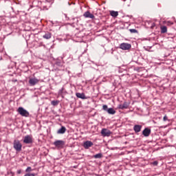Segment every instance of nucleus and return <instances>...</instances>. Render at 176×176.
<instances>
[{
    "label": "nucleus",
    "mask_w": 176,
    "mask_h": 176,
    "mask_svg": "<svg viewBox=\"0 0 176 176\" xmlns=\"http://www.w3.org/2000/svg\"><path fill=\"white\" fill-rule=\"evenodd\" d=\"M13 146L16 151H21L22 149V144L18 139H14Z\"/></svg>",
    "instance_id": "nucleus-1"
},
{
    "label": "nucleus",
    "mask_w": 176,
    "mask_h": 176,
    "mask_svg": "<svg viewBox=\"0 0 176 176\" xmlns=\"http://www.w3.org/2000/svg\"><path fill=\"white\" fill-rule=\"evenodd\" d=\"M17 111L18 113H19V114H21V116L23 117H29L30 116L29 111H28V110L24 109V107H19Z\"/></svg>",
    "instance_id": "nucleus-2"
},
{
    "label": "nucleus",
    "mask_w": 176,
    "mask_h": 176,
    "mask_svg": "<svg viewBox=\"0 0 176 176\" xmlns=\"http://www.w3.org/2000/svg\"><path fill=\"white\" fill-rule=\"evenodd\" d=\"M102 109L104 110L105 111H107L109 114H116V111L113 109V107H109L108 109L107 104H103L102 106Z\"/></svg>",
    "instance_id": "nucleus-3"
},
{
    "label": "nucleus",
    "mask_w": 176,
    "mask_h": 176,
    "mask_svg": "<svg viewBox=\"0 0 176 176\" xmlns=\"http://www.w3.org/2000/svg\"><path fill=\"white\" fill-rule=\"evenodd\" d=\"M23 143H26L27 144L33 143V136L32 135H26L23 138Z\"/></svg>",
    "instance_id": "nucleus-4"
},
{
    "label": "nucleus",
    "mask_w": 176,
    "mask_h": 176,
    "mask_svg": "<svg viewBox=\"0 0 176 176\" xmlns=\"http://www.w3.org/2000/svg\"><path fill=\"white\" fill-rule=\"evenodd\" d=\"M54 144L58 148H63L65 144V142L64 140H55V142H54Z\"/></svg>",
    "instance_id": "nucleus-5"
},
{
    "label": "nucleus",
    "mask_w": 176,
    "mask_h": 176,
    "mask_svg": "<svg viewBox=\"0 0 176 176\" xmlns=\"http://www.w3.org/2000/svg\"><path fill=\"white\" fill-rule=\"evenodd\" d=\"M120 47L121 50H130L131 48V44H128L127 43H122L120 44Z\"/></svg>",
    "instance_id": "nucleus-6"
},
{
    "label": "nucleus",
    "mask_w": 176,
    "mask_h": 176,
    "mask_svg": "<svg viewBox=\"0 0 176 176\" xmlns=\"http://www.w3.org/2000/svg\"><path fill=\"white\" fill-rule=\"evenodd\" d=\"M111 133V131L107 128H102L101 131V134L103 135V136H110Z\"/></svg>",
    "instance_id": "nucleus-7"
},
{
    "label": "nucleus",
    "mask_w": 176,
    "mask_h": 176,
    "mask_svg": "<svg viewBox=\"0 0 176 176\" xmlns=\"http://www.w3.org/2000/svg\"><path fill=\"white\" fill-rule=\"evenodd\" d=\"M38 82H39V80L38 78H33L29 79V84L31 86L36 85Z\"/></svg>",
    "instance_id": "nucleus-8"
},
{
    "label": "nucleus",
    "mask_w": 176,
    "mask_h": 176,
    "mask_svg": "<svg viewBox=\"0 0 176 176\" xmlns=\"http://www.w3.org/2000/svg\"><path fill=\"white\" fill-rule=\"evenodd\" d=\"M83 16L85 18H91V19H94L95 16L93 14H91L90 11H87L83 14Z\"/></svg>",
    "instance_id": "nucleus-9"
},
{
    "label": "nucleus",
    "mask_w": 176,
    "mask_h": 176,
    "mask_svg": "<svg viewBox=\"0 0 176 176\" xmlns=\"http://www.w3.org/2000/svg\"><path fill=\"white\" fill-rule=\"evenodd\" d=\"M151 133V129L150 128H144V129H143L142 134L144 136H149Z\"/></svg>",
    "instance_id": "nucleus-10"
},
{
    "label": "nucleus",
    "mask_w": 176,
    "mask_h": 176,
    "mask_svg": "<svg viewBox=\"0 0 176 176\" xmlns=\"http://www.w3.org/2000/svg\"><path fill=\"white\" fill-rule=\"evenodd\" d=\"M142 128V125H140L138 124H135L133 126V129H134L135 133L140 132Z\"/></svg>",
    "instance_id": "nucleus-11"
},
{
    "label": "nucleus",
    "mask_w": 176,
    "mask_h": 176,
    "mask_svg": "<svg viewBox=\"0 0 176 176\" xmlns=\"http://www.w3.org/2000/svg\"><path fill=\"white\" fill-rule=\"evenodd\" d=\"M93 144H94L93 142H91L90 140H87L84 143V147L85 148H89V147H91V146H93Z\"/></svg>",
    "instance_id": "nucleus-12"
},
{
    "label": "nucleus",
    "mask_w": 176,
    "mask_h": 176,
    "mask_svg": "<svg viewBox=\"0 0 176 176\" xmlns=\"http://www.w3.org/2000/svg\"><path fill=\"white\" fill-rule=\"evenodd\" d=\"M129 106V104L128 102H124V103L118 105V108L122 109H128Z\"/></svg>",
    "instance_id": "nucleus-13"
},
{
    "label": "nucleus",
    "mask_w": 176,
    "mask_h": 176,
    "mask_svg": "<svg viewBox=\"0 0 176 176\" xmlns=\"http://www.w3.org/2000/svg\"><path fill=\"white\" fill-rule=\"evenodd\" d=\"M77 98H80L81 99H87V96L86 95H85V94L82 92V93H80V92H77L76 94Z\"/></svg>",
    "instance_id": "nucleus-14"
},
{
    "label": "nucleus",
    "mask_w": 176,
    "mask_h": 176,
    "mask_svg": "<svg viewBox=\"0 0 176 176\" xmlns=\"http://www.w3.org/2000/svg\"><path fill=\"white\" fill-rule=\"evenodd\" d=\"M67 131L66 126H61L59 129L57 131V133H65Z\"/></svg>",
    "instance_id": "nucleus-15"
},
{
    "label": "nucleus",
    "mask_w": 176,
    "mask_h": 176,
    "mask_svg": "<svg viewBox=\"0 0 176 176\" xmlns=\"http://www.w3.org/2000/svg\"><path fill=\"white\" fill-rule=\"evenodd\" d=\"M43 38H46L47 40H49L50 38H52V33H50L47 32L43 36Z\"/></svg>",
    "instance_id": "nucleus-16"
},
{
    "label": "nucleus",
    "mask_w": 176,
    "mask_h": 176,
    "mask_svg": "<svg viewBox=\"0 0 176 176\" xmlns=\"http://www.w3.org/2000/svg\"><path fill=\"white\" fill-rule=\"evenodd\" d=\"M110 14L111 16H113L114 18H116L119 15V13L118 11H111Z\"/></svg>",
    "instance_id": "nucleus-17"
},
{
    "label": "nucleus",
    "mask_w": 176,
    "mask_h": 176,
    "mask_svg": "<svg viewBox=\"0 0 176 176\" xmlns=\"http://www.w3.org/2000/svg\"><path fill=\"white\" fill-rule=\"evenodd\" d=\"M160 29H161V33H166L167 32L168 29H167L166 26H161Z\"/></svg>",
    "instance_id": "nucleus-18"
},
{
    "label": "nucleus",
    "mask_w": 176,
    "mask_h": 176,
    "mask_svg": "<svg viewBox=\"0 0 176 176\" xmlns=\"http://www.w3.org/2000/svg\"><path fill=\"white\" fill-rule=\"evenodd\" d=\"M102 157V153H98V154H95L94 157L95 158H101Z\"/></svg>",
    "instance_id": "nucleus-19"
},
{
    "label": "nucleus",
    "mask_w": 176,
    "mask_h": 176,
    "mask_svg": "<svg viewBox=\"0 0 176 176\" xmlns=\"http://www.w3.org/2000/svg\"><path fill=\"white\" fill-rule=\"evenodd\" d=\"M51 103L54 106H57V104H58V103H59V101L58 100H52Z\"/></svg>",
    "instance_id": "nucleus-20"
},
{
    "label": "nucleus",
    "mask_w": 176,
    "mask_h": 176,
    "mask_svg": "<svg viewBox=\"0 0 176 176\" xmlns=\"http://www.w3.org/2000/svg\"><path fill=\"white\" fill-rule=\"evenodd\" d=\"M129 32H131V33H138V30L136 29H129Z\"/></svg>",
    "instance_id": "nucleus-21"
},
{
    "label": "nucleus",
    "mask_w": 176,
    "mask_h": 176,
    "mask_svg": "<svg viewBox=\"0 0 176 176\" xmlns=\"http://www.w3.org/2000/svg\"><path fill=\"white\" fill-rule=\"evenodd\" d=\"M31 171H32V168L28 166V168H26V173H31Z\"/></svg>",
    "instance_id": "nucleus-22"
},
{
    "label": "nucleus",
    "mask_w": 176,
    "mask_h": 176,
    "mask_svg": "<svg viewBox=\"0 0 176 176\" xmlns=\"http://www.w3.org/2000/svg\"><path fill=\"white\" fill-rule=\"evenodd\" d=\"M24 176H35L34 173H26Z\"/></svg>",
    "instance_id": "nucleus-23"
},
{
    "label": "nucleus",
    "mask_w": 176,
    "mask_h": 176,
    "mask_svg": "<svg viewBox=\"0 0 176 176\" xmlns=\"http://www.w3.org/2000/svg\"><path fill=\"white\" fill-rule=\"evenodd\" d=\"M168 119V116H164L163 118L164 121H166Z\"/></svg>",
    "instance_id": "nucleus-24"
},
{
    "label": "nucleus",
    "mask_w": 176,
    "mask_h": 176,
    "mask_svg": "<svg viewBox=\"0 0 176 176\" xmlns=\"http://www.w3.org/2000/svg\"><path fill=\"white\" fill-rule=\"evenodd\" d=\"M157 164H158L157 161H154L153 165H154V166H157Z\"/></svg>",
    "instance_id": "nucleus-25"
},
{
    "label": "nucleus",
    "mask_w": 176,
    "mask_h": 176,
    "mask_svg": "<svg viewBox=\"0 0 176 176\" xmlns=\"http://www.w3.org/2000/svg\"><path fill=\"white\" fill-rule=\"evenodd\" d=\"M166 24H167L168 25H173V22H167Z\"/></svg>",
    "instance_id": "nucleus-26"
},
{
    "label": "nucleus",
    "mask_w": 176,
    "mask_h": 176,
    "mask_svg": "<svg viewBox=\"0 0 176 176\" xmlns=\"http://www.w3.org/2000/svg\"><path fill=\"white\" fill-rule=\"evenodd\" d=\"M17 174H21V169H19V170H17Z\"/></svg>",
    "instance_id": "nucleus-27"
}]
</instances>
